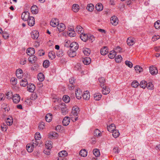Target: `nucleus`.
<instances>
[{
    "instance_id": "10",
    "label": "nucleus",
    "mask_w": 160,
    "mask_h": 160,
    "mask_svg": "<svg viewBox=\"0 0 160 160\" xmlns=\"http://www.w3.org/2000/svg\"><path fill=\"white\" fill-rule=\"evenodd\" d=\"M31 36L33 39H37L39 37V32L37 31H34L31 33Z\"/></svg>"
},
{
    "instance_id": "55",
    "label": "nucleus",
    "mask_w": 160,
    "mask_h": 160,
    "mask_svg": "<svg viewBox=\"0 0 160 160\" xmlns=\"http://www.w3.org/2000/svg\"><path fill=\"white\" fill-rule=\"evenodd\" d=\"M146 87L148 89L152 90L153 89V85L151 82L147 83Z\"/></svg>"
},
{
    "instance_id": "2",
    "label": "nucleus",
    "mask_w": 160,
    "mask_h": 160,
    "mask_svg": "<svg viewBox=\"0 0 160 160\" xmlns=\"http://www.w3.org/2000/svg\"><path fill=\"white\" fill-rule=\"evenodd\" d=\"M30 13L28 11L23 12L21 15V18L24 21H26L30 17Z\"/></svg>"
},
{
    "instance_id": "30",
    "label": "nucleus",
    "mask_w": 160,
    "mask_h": 160,
    "mask_svg": "<svg viewBox=\"0 0 160 160\" xmlns=\"http://www.w3.org/2000/svg\"><path fill=\"white\" fill-rule=\"evenodd\" d=\"M52 141H49L46 142L45 143L46 148L47 149H50L52 148Z\"/></svg>"
},
{
    "instance_id": "13",
    "label": "nucleus",
    "mask_w": 160,
    "mask_h": 160,
    "mask_svg": "<svg viewBox=\"0 0 160 160\" xmlns=\"http://www.w3.org/2000/svg\"><path fill=\"white\" fill-rule=\"evenodd\" d=\"M127 43L129 46H132L135 42V39L131 37L128 38L127 39Z\"/></svg>"
},
{
    "instance_id": "27",
    "label": "nucleus",
    "mask_w": 160,
    "mask_h": 160,
    "mask_svg": "<svg viewBox=\"0 0 160 160\" xmlns=\"http://www.w3.org/2000/svg\"><path fill=\"white\" fill-rule=\"evenodd\" d=\"M115 128L116 127L113 124H111L110 125L107 127V129L108 131L111 132L115 130Z\"/></svg>"
},
{
    "instance_id": "4",
    "label": "nucleus",
    "mask_w": 160,
    "mask_h": 160,
    "mask_svg": "<svg viewBox=\"0 0 160 160\" xmlns=\"http://www.w3.org/2000/svg\"><path fill=\"white\" fill-rule=\"evenodd\" d=\"M60 107L61 108V112L63 115H66L68 112L66 105L64 103H62L60 105Z\"/></svg>"
},
{
    "instance_id": "48",
    "label": "nucleus",
    "mask_w": 160,
    "mask_h": 160,
    "mask_svg": "<svg viewBox=\"0 0 160 160\" xmlns=\"http://www.w3.org/2000/svg\"><path fill=\"white\" fill-rule=\"evenodd\" d=\"M11 118H8L6 121V122L8 125L10 126L12 124L13 122V119L12 117H10Z\"/></svg>"
},
{
    "instance_id": "29",
    "label": "nucleus",
    "mask_w": 160,
    "mask_h": 160,
    "mask_svg": "<svg viewBox=\"0 0 160 160\" xmlns=\"http://www.w3.org/2000/svg\"><path fill=\"white\" fill-rule=\"evenodd\" d=\"M28 60L29 62L31 63H32L33 62H35V61L37 60V58L35 56H30L28 58Z\"/></svg>"
},
{
    "instance_id": "47",
    "label": "nucleus",
    "mask_w": 160,
    "mask_h": 160,
    "mask_svg": "<svg viewBox=\"0 0 160 160\" xmlns=\"http://www.w3.org/2000/svg\"><path fill=\"white\" fill-rule=\"evenodd\" d=\"M6 98L7 99H11L13 97V94L12 92H7L6 94Z\"/></svg>"
},
{
    "instance_id": "18",
    "label": "nucleus",
    "mask_w": 160,
    "mask_h": 160,
    "mask_svg": "<svg viewBox=\"0 0 160 160\" xmlns=\"http://www.w3.org/2000/svg\"><path fill=\"white\" fill-rule=\"evenodd\" d=\"M31 10L33 14H36L38 12V8L36 5H33L31 8Z\"/></svg>"
},
{
    "instance_id": "58",
    "label": "nucleus",
    "mask_w": 160,
    "mask_h": 160,
    "mask_svg": "<svg viewBox=\"0 0 160 160\" xmlns=\"http://www.w3.org/2000/svg\"><path fill=\"white\" fill-rule=\"evenodd\" d=\"M17 78L13 77L11 79V81L12 84L15 85L17 84Z\"/></svg>"
},
{
    "instance_id": "52",
    "label": "nucleus",
    "mask_w": 160,
    "mask_h": 160,
    "mask_svg": "<svg viewBox=\"0 0 160 160\" xmlns=\"http://www.w3.org/2000/svg\"><path fill=\"white\" fill-rule=\"evenodd\" d=\"M49 65V62L48 60H45L43 62V65L45 68H47L48 67Z\"/></svg>"
},
{
    "instance_id": "12",
    "label": "nucleus",
    "mask_w": 160,
    "mask_h": 160,
    "mask_svg": "<svg viewBox=\"0 0 160 160\" xmlns=\"http://www.w3.org/2000/svg\"><path fill=\"white\" fill-rule=\"evenodd\" d=\"M27 89L28 91L32 92L35 90V87L33 84H29L27 86Z\"/></svg>"
},
{
    "instance_id": "33",
    "label": "nucleus",
    "mask_w": 160,
    "mask_h": 160,
    "mask_svg": "<svg viewBox=\"0 0 160 160\" xmlns=\"http://www.w3.org/2000/svg\"><path fill=\"white\" fill-rule=\"evenodd\" d=\"M98 80L99 83H100V86L101 87H102L104 86V83L105 82V79L102 77L98 78Z\"/></svg>"
},
{
    "instance_id": "35",
    "label": "nucleus",
    "mask_w": 160,
    "mask_h": 160,
    "mask_svg": "<svg viewBox=\"0 0 160 160\" xmlns=\"http://www.w3.org/2000/svg\"><path fill=\"white\" fill-rule=\"evenodd\" d=\"M38 80L40 82H42L44 79V76L42 73H39L38 75Z\"/></svg>"
},
{
    "instance_id": "23",
    "label": "nucleus",
    "mask_w": 160,
    "mask_h": 160,
    "mask_svg": "<svg viewBox=\"0 0 160 160\" xmlns=\"http://www.w3.org/2000/svg\"><path fill=\"white\" fill-rule=\"evenodd\" d=\"M50 25L51 26L53 27H56L57 26L58 23V20L54 19H52L51 20L50 22Z\"/></svg>"
},
{
    "instance_id": "38",
    "label": "nucleus",
    "mask_w": 160,
    "mask_h": 160,
    "mask_svg": "<svg viewBox=\"0 0 160 160\" xmlns=\"http://www.w3.org/2000/svg\"><path fill=\"white\" fill-rule=\"evenodd\" d=\"M86 8L89 11L92 12L94 9V6L93 4L90 3L88 5Z\"/></svg>"
},
{
    "instance_id": "20",
    "label": "nucleus",
    "mask_w": 160,
    "mask_h": 160,
    "mask_svg": "<svg viewBox=\"0 0 160 160\" xmlns=\"http://www.w3.org/2000/svg\"><path fill=\"white\" fill-rule=\"evenodd\" d=\"M82 62L85 65H88L91 62V59L90 58L86 57L82 60Z\"/></svg>"
},
{
    "instance_id": "36",
    "label": "nucleus",
    "mask_w": 160,
    "mask_h": 160,
    "mask_svg": "<svg viewBox=\"0 0 160 160\" xmlns=\"http://www.w3.org/2000/svg\"><path fill=\"white\" fill-rule=\"evenodd\" d=\"M52 115L50 113L46 114L45 116V120L47 122H49L51 121L52 119Z\"/></svg>"
},
{
    "instance_id": "25",
    "label": "nucleus",
    "mask_w": 160,
    "mask_h": 160,
    "mask_svg": "<svg viewBox=\"0 0 160 160\" xmlns=\"http://www.w3.org/2000/svg\"><path fill=\"white\" fill-rule=\"evenodd\" d=\"M79 155L81 157H86L87 155V152L85 149H82L79 152Z\"/></svg>"
},
{
    "instance_id": "46",
    "label": "nucleus",
    "mask_w": 160,
    "mask_h": 160,
    "mask_svg": "<svg viewBox=\"0 0 160 160\" xmlns=\"http://www.w3.org/2000/svg\"><path fill=\"white\" fill-rule=\"evenodd\" d=\"M62 99L65 102L68 103L70 101V98L68 95H65L63 96Z\"/></svg>"
},
{
    "instance_id": "24",
    "label": "nucleus",
    "mask_w": 160,
    "mask_h": 160,
    "mask_svg": "<svg viewBox=\"0 0 160 160\" xmlns=\"http://www.w3.org/2000/svg\"><path fill=\"white\" fill-rule=\"evenodd\" d=\"M83 98L85 100H88L90 97V95L89 92L86 91L82 95Z\"/></svg>"
},
{
    "instance_id": "56",
    "label": "nucleus",
    "mask_w": 160,
    "mask_h": 160,
    "mask_svg": "<svg viewBox=\"0 0 160 160\" xmlns=\"http://www.w3.org/2000/svg\"><path fill=\"white\" fill-rule=\"evenodd\" d=\"M125 63L127 66L130 68H132L133 66L132 63L130 61H126L125 62Z\"/></svg>"
},
{
    "instance_id": "64",
    "label": "nucleus",
    "mask_w": 160,
    "mask_h": 160,
    "mask_svg": "<svg viewBox=\"0 0 160 160\" xmlns=\"http://www.w3.org/2000/svg\"><path fill=\"white\" fill-rule=\"evenodd\" d=\"M2 36L5 39H7L9 36V35L7 32H2Z\"/></svg>"
},
{
    "instance_id": "59",
    "label": "nucleus",
    "mask_w": 160,
    "mask_h": 160,
    "mask_svg": "<svg viewBox=\"0 0 160 160\" xmlns=\"http://www.w3.org/2000/svg\"><path fill=\"white\" fill-rule=\"evenodd\" d=\"M38 140H36L35 139V140H33L32 141V144L34 147H36L38 146V142L37 141Z\"/></svg>"
},
{
    "instance_id": "34",
    "label": "nucleus",
    "mask_w": 160,
    "mask_h": 160,
    "mask_svg": "<svg viewBox=\"0 0 160 160\" xmlns=\"http://www.w3.org/2000/svg\"><path fill=\"white\" fill-rule=\"evenodd\" d=\"M96 9L98 11H100L102 10L103 6L101 3H98L96 6Z\"/></svg>"
},
{
    "instance_id": "7",
    "label": "nucleus",
    "mask_w": 160,
    "mask_h": 160,
    "mask_svg": "<svg viewBox=\"0 0 160 160\" xmlns=\"http://www.w3.org/2000/svg\"><path fill=\"white\" fill-rule=\"evenodd\" d=\"M12 100L14 103H18L20 100V97L18 94H16L13 95Z\"/></svg>"
},
{
    "instance_id": "1",
    "label": "nucleus",
    "mask_w": 160,
    "mask_h": 160,
    "mask_svg": "<svg viewBox=\"0 0 160 160\" xmlns=\"http://www.w3.org/2000/svg\"><path fill=\"white\" fill-rule=\"evenodd\" d=\"M79 109L77 106H74L73 107L72 109V112L71 114L70 115V116H72V115L75 117V118H74V121L72 120L73 121H76L77 120L78 117H77V116H78V114L79 112ZM71 118H72V119L73 120L72 118L73 117H72Z\"/></svg>"
},
{
    "instance_id": "50",
    "label": "nucleus",
    "mask_w": 160,
    "mask_h": 160,
    "mask_svg": "<svg viewBox=\"0 0 160 160\" xmlns=\"http://www.w3.org/2000/svg\"><path fill=\"white\" fill-rule=\"evenodd\" d=\"M154 26L156 29L160 28V21L158 20L154 23Z\"/></svg>"
},
{
    "instance_id": "5",
    "label": "nucleus",
    "mask_w": 160,
    "mask_h": 160,
    "mask_svg": "<svg viewBox=\"0 0 160 160\" xmlns=\"http://www.w3.org/2000/svg\"><path fill=\"white\" fill-rule=\"evenodd\" d=\"M69 47L71 49L76 51L78 48L79 46L76 42H73L71 43Z\"/></svg>"
},
{
    "instance_id": "39",
    "label": "nucleus",
    "mask_w": 160,
    "mask_h": 160,
    "mask_svg": "<svg viewBox=\"0 0 160 160\" xmlns=\"http://www.w3.org/2000/svg\"><path fill=\"white\" fill-rule=\"evenodd\" d=\"M28 84L27 80L26 79H22L20 82V85L22 87H25Z\"/></svg>"
},
{
    "instance_id": "61",
    "label": "nucleus",
    "mask_w": 160,
    "mask_h": 160,
    "mask_svg": "<svg viewBox=\"0 0 160 160\" xmlns=\"http://www.w3.org/2000/svg\"><path fill=\"white\" fill-rule=\"evenodd\" d=\"M94 37L93 36L91 35H88V40H89V41L92 42L94 41Z\"/></svg>"
},
{
    "instance_id": "3",
    "label": "nucleus",
    "mask_w": 160,
    "mask_h": 160,
    "mask_svg": "<svg viewBox=\"0 0 160 160\" xmlns=\"http://www.w3.org/2000/svg\"><path fill=\"white\" fill-rule=\"evenodd\" d=\"M27 21L28 25L30 27L33 26L35 24V19L33 17L30 16Z\"/></svg>"
},
{
    "instance_id": "6",
    "label": "nucleus",
    "mask_w": 160,
    "mask_h": 160,
    "mask_svg": "<svg viewBox=\"0 0 160 160\" xmlns=\"http://www.w3.org/2000/svg\"><path fill=\"white\" fill-rule=\"evenodd\" d=\"M149 71L152 75H156L158 73V70L156 67L151 66L149 68Z\"/></svg>"
},
{
    "instance_id": "44",
    "label": "nucleus",
    "mask_w": 160,
    "mask_h": 160,
    "mask_svg": "<svg viewBox=\"0 0 160 160\" xmlns=\"http://www.w3.org/2000/svg\"><path fill=\"white\" fill-rule=\"evenodd\" d=\"M48 57L49 58L52 60L55 58L56 57L55 52H49Z\"/></svg>"
},
{
    "instance_id": "14",
    "label": "nucleus",
    "mask_w": 160,
    "mask_h": 160,
    "mask_svg": "<svg viewBox=\"0 0 160 160\" xmlns=\"http://www.w3.org/2000/svg\"><path fill=\"white\" fill-rule=\"evenodd\" d=\"M70 118L68 117H65L62 121V124L64 126H67L70 122Z\"/></svg>"
},
{
    "instance_id": "41",
    "label": "nucleus",
    "mask_w": 160,
    "mask_h": 160,
    "mask_svg": "<svg viewBox=\"0 0 160 160\" xmlns=\"http://www.w3.org/2000/svg\"><path fill=\"white\" fill-rule=\"evenodd\" d=\"M76 31L78 33H83V28L80 26H77L76 28Z\"/></svg>"
},
{
    "instance_id": "31",
    "label": "nucleus",
    "mask_w": 160,
    "mask_h": 160,
    "mask_svg": "<svg viewBox=\"0 0 160 160\" xmlns=\"http://www.w3.org/2000/svg\"><path fill=\"white\" fill-rule=\"evenodd\" d=\"M112 132V135L115 138H117L119 136L120 133L118 130L115 129Z\"/></svg>"
},
{
    "instance_id": "8",
    "label": "nucleus",
    "mask_w": 160,
    "mask_h": 160,
    "mask_svg": "<svg viewBox=\"0 0 160 160\" xmlns=\"http://www.w3.org/2000/svg\"><path fill=\"white\" fill-rule=\"evenodd\" d=\"M16 74L17 77L19 78H21L23 76L22 70L21 68L17 69L16 72Z\"/></svg>"
},
{
    "instance_id": "21",
    "label": "nucleus",
    "mask_w": 160,
    "mask_h": 160,
    "mask_svg": "<svg viewBox=\"0 0 160 160\" xmlns=\"http://www.w3.org/2000/svg\"><path fill=\"white\" fill-rule=\"evenodd\" d=\"M72 9L74 12H77L79 10V7L78 4H74L72 6Z\"/></svg>"
},
{
    "instance_id": "32",
    "label": "nucleus",
    "mask_w": 160,
    "mask_h": 160,
    "mask_svg": "<svg viewBox=\"0 0 160 160\" xmlns=\"http://www.w3.org/2000/svg\"><path fill=\"white\" fill-rule=\"evenodd\" d=\"M116 55V52L115 51H110L108 56L109 58L112 59L114 58Z\"/></svg>"
},
{
    "instance_id": "54",
    "label": "nucleus",
    "mask_w": 160,
    "mask_h": 160,
    "mask_svg": "<svg viewBox=\"0 0 160 160\" xmlns=\"http://www.w3.org/2000/svg\"><path fill=\"white\" fill-rule=\"evenodd\" d=\"M122 58L120 55H118L115 58V61L117 62H120L122 60Z\"/></svg>"
},
{
    "instance_id": "26",
    "label": "nucleus",
    "mask_w": 160,
    "mask_h": 160,
    "mask_svg": "<svg viewBox=\"0 0 160 160\" xmlns=\"http://www.w3.org/2000/svg\"><path fill=\"white\" fill-rule=\"evenodd\" d=\"M68 53L69 57L72 58L76 56V51L71 49H70V50H69L68 51Z\"/></svg>"
},
{
    "instance_id": "22",
    "label": "nucleus",
    "mask_w": 160,
    "mask_h": 160,
    "mask_svg": "<svg viewBox=\"0 0 160 160\" xmlns=\"http://www.w3.org/2000/svg\"><path fill=\"white\" fill-rule=\"evenodd\" d=\"M108 52V49L106 47H104L101 49L100 52L102 55H106Z\"/></svg>"
},
{
    "instance_id": "19",
    "label": "nucleus",
    "mask_w": 160,
    "mask_h": 160,
    "mask_svg": "<svg viewBox=\"0 0 160 160\" xmlns=\"http://www.w3.org/2000/svg\"><path fill=\"white\" fill-rule=\"evenodd\" d=\"M58 155L59 157L65 158V157L68 155V153L66 151L63 150L59 152L58 153Z\"/></svg>"
},
{
    "instance_id": "15",
    "label": "nucleus",
    "mask_w": 160,
    "mask_h": 160,
    "mask_svg": "<svg viewBox=\"0 0 160 160\" xmlns=\"http://www.w3.org/2000/svg\"><path fill=\"white\" fill-rule=\"evenodd\" d=\"M35 50L33 48H29L27 50V53L28 55L31 56L34 54Z\"/></svg>"
},
{
    "instance_id": "51",
    "label": "nucleus",
    "mask_w": 160,
    "mask_h": 160,
    "mask_svg": "<svg viewBox=\"0 0 160 160\" xmlns=\"http://www.w3.org/2000/svg\"><path fill=\"white\" fill-rule=\"evenodd\" d=\"M139 83L137 81H134L132 83V86L134 88H137L139 85Z\"/></svg>"
},
{
    "instance_id": "43",
    "label": "nucleus",
    "mask_w": 160,
    "mask_h": 160,
    "mask_svg": "<svg viewBox=\"0 0 160 160\" xmlns=\"http://www.w3.org/2000/svg\"><path fill=\"white\" fill-rule=\"evenodd\" d=\"M49 137L50 138H56L58 137V133L55 132H50L49 134Z\"/></svg>"
},
{
    "instance_id": "37",
    "label": "nucleus",
    "mask_w": 160,
    "mask_h": 160,
    "mask_svg": "<svg viewBox=\"0 0 160 160\" xmlns=\"http://www.w3.org/2000/svg\"><path fill=\"white\" fill-rule=\"evenodd\" d=\"M93 97L94 99L97 101H98L101 98L102 95L100 93H97L94 94Z\"/></svg>"
},
{
    "instance_id": "9",
    "label": "nucleus",
    "mask_w": 160,
    "mask_h": 160,
    "mask_svg": "<svg viewBox=\"0 0 160 160\" xmlns=\"http://www.w3.org/2000/svg\"><path fill=\"white\" fill-rule=\"evenodd\" d=\"M111 23L114 25H116L118 23V20L117 17L112 16L110 19Z\"/></svg>"
},
{
    "instance_id": "63",
    "label": "nucleus",
    "mask_w": 160,
    "mask_h": 160,
    "mask_svg": "<svg viewBox=\"0 0 160 160\" xmlns=\"http://www.w3.org/2000/svg\"><path fill=\"white\" fill-rule=\"evenodd\" d=\"M57 55L58 57H61L63 55L62 51V50H61L57 52Z\"/></svg>"
},
{
    "instance_id": "16",
    "label": "nucleus",
    "mask_w": 160,
    "mask_h": 160,
    "mask_svg": "<svg viewBox=\"0 0 160 160\" xmlns=\"http://www.w3.org/2000/svg\"><path fill=\"white\" fill-rule=\"evenodd\" d=\"M75 95L76 98L78 99H80L81 98L82 96V92L80 89H78L75 91Z\"/></svg>"
},
{
    "instance_id": "42",
    "label": "nucleus",
    "mask_w": 160,
    "mask_h": 160,
    "mask_svg": "<svg viewBox=\"0 0 160 160\" xmlns=\"http://www.w3.org/2000/svg\"><path fill=\"white\" fill-rule=\"evenodd\" d=\"M135 69L137 72L140 73L143 71L142 68L139 66L137 65L134 67Z\"/></svg>"
},
{
    "instance_id": "57",
    "label": "nucleus",
    "mask_w": 160,
    "mask_h": 160,
    "mask_svg": "<svg viewBox=\"0 0 160 160\" xmlns=\"http://www.w3.org/2000/svg\"><path fill=\"white\" fill-rule=\"evenodd\" d=\"M41 138V135L39 132H36L35 135V138L36 140H40Z\"/></svg>"
},
{
    "instance_id": "45",
    "label": "nucleus",
    "mask_w": 160,
    "mask_h": 160,
    "mask_svg": "<svg viewBox=\"0 0 160 160\" xmlns=\"http://www.w3.org/2000/svg\"><path fill=\"white\" fill-rule=\"evenodd\" d=\"M93 154L97 157H98L100 155V153L99 150L98 149H95L93 151Z\"/></svg>"
},
{
    "instance_id": "40",
    "label": "nucleus",
    "mask_w": 160,
    "mask_h": 160,
    "mask_svg": "<svg viewBox=\"0 0 160 160\" xmlns=\"http://www.w3.org/2000/svg\"><path fill=\"white\" fill-rule=\"evenodd\" d=\"M139 85L141 88L144 89L146 87L147 82L145 80H142L141 82Z\"/></svg>"
},
{
    "instance_id": "53",
    "label": "nucleus",
    "mask_w": 160,
    "mask_h": 160,
    "mask_svg": "<svg viewBox=\"0 0 160 160\" xmlns=\"http://www.w3.org/2000/svg\"><path fill=\"white\" fill-rule=\"evenodd\" d=\"M101 135V132L99 129H96L94 131V135L95 136L98 137L100 136Z\"/></svg>"
},
{
    "instance_id": "28",
    "label": "nucleus",
    "mask_w": 160,
    "mask_h": 160,
    "mask_svg": "<svg viewBox=\"0 0 160 160\" xmlns=\"http://www.w3.org/2000/svg\"><path fill=\"white\" fill-rule=\"evenodd\" d=\"M34 147L32 144H29L26 146V149L28 152H31L33 151Z\"/></svg>"
},
{
    "instance_id": "62",
    "label": "nucleus",
    "mask_w": 160,
    "mask_h": 160,
    "mask_svg": "<svg viewBox=\"0 0 160 160\" xmlns=\"http://www.w3.org/2000/svg\"><path fill=\"white\" fill-rule=\"evenodd\" d=\"M38 127L40 129H43L45 127L44 123L43 122H41L39 124Z\"/></svg>"
},
{
    "instance_id": "49",
    "label": "nucleus",
    "mask_w": 160,
    "mask_h": 160,
    "mask_svg": "<svg viewBox=\"0 0 160 160\" xmlns=\"http://www.w3.org/2000/svg\"><path fill=\"white\" fill-rule=\"evenodd\" d=\"M90 50L88 48H86L83 50V52L86 56H88L90 53Z\"/></svg>"
},
{
    "instance_id": "60",
    "label": "nucleus",
    "mask_w": 160,
    "mask_h": 160,
    "mask_svg": "<svg viewBox=\"0 0 160 160\" xmlns=\"http://www.w3.org/2000/svg\"><path fill=\"white\" fill-rule=\"evenodd\" d=\"M106 92L104 91V89H102V93L104 95H106L108 94L110 92V89L109 88H107L106 89Z\"/></svg>"
},
{
    "instance_id": "11",
    "label": "nucleus",
    "mask_w": 160,
    "mask_h": 160,
    "mask_svg": "<svg viewBox=\"0 0 160 160\" xmlns=\"http://www.w3.org/2000/svg\"><path fill=\"white\" fill-rule=\"evenodd\" d=\"M80 38L84 42H86L88 39V35L87 34L82 33L80 36Z\"/></svg>"
},
{
    "instance_id": "17",
    "label": "nucleus",
    "mask_w": 160,
    "mask_h": 160,
    "mask_svg": "<svg viewBox=\"0 0 160 160\" xmlns=\"http://www.w3.org/2000/svg\"><path fill=\"white\" fill-rule=\"evenodd\" d=\"M57 28L59 32H60L63 31L65 30V26L63 23H61L59 24H58Z\"/></svg>"
}]
</instances>
